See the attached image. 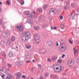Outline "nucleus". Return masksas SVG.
<instances>
[{
  "label": "nucleus",
  "mask_w": 79,
  "mask_h": 79,
  "mask_svg": "<svg viewBox=\"0 0 79 79\" xmlns=\"http://www.w3.org/2000/svg\"><path fill=\"white\" fill-rule=\"evenodd\" d=\"M24 35H25L23 39H22V40H28V39L31 38V33L30 32H24L23 33Z\"/></svg>",
  "instance_id": "nucleus-1"
},
{
  "label": "nucleus",
  "mask_w": 79,
  "mask_h": 79,
  "mask_svg": "<svg viewBox=\"0 0 79 79\" xmlns=\"http://www.w3.org/2000/svg\"><path fill=\"white\" fill-rule=\"evenodd\" d=\"M35 40V44H39L40 42V37L38 35H36L34 37Z\"/></svg>",
  "instance_id": "nucleus-2"
},
{
  "label": "nucleus",
  "mask_w": 79,
  "mask_h": 79,
  "mask_svg": "<svg viewBox=\"0 0 79 79\" xmlns=\"http://www.w3.org/2000/svg\"><path fill=\"white\" fill-rule=\"evenodd\" d=\"M67 48V47L66 45L62 44V46H61V48H60L59 50L60 51H61V52H64V51L66 50V49Z\"/></svg>",
  "instance_id": "nucleus-3"
},
{
  "label": "nucleus",
  "mask_w": 79,
  "mask_h": 79,
  "mask_svg": "<svg viewBox=\"0 0 79 79\" xmlns=\"http://www.w3.org/2000/svg\"><path fill=\"white\" fill-rule=\"evenodd\" d=\"M56 9L54 8H51L49 10V13L48 14L50 15L52 13H54V14H56Z\"/></svg>",
  "instance_id": "nucleus-4"
},
{
  "label": "nucleus",
  "mask_w": 79,
  "mask_h": 79,
  "mask_svg": "<svg viewBox=\"0 0 79 79\" xmlns=\"http://www.w3.org/2000/svg\"><path fill=\"white\" fill-rule=\"evenodd\" d=\"M2 36H3L4 38H7L8 36V34L6 31H3L2 32Z\"/></svg>",
  "instance_id": "nucleus-5"
},
{
  "label": "nucleus",
  "mask_w": 79,
  "mask_h": 79,
  "mask_svg": "<svg viewBox=\"0 0 79 79\" xmlns=\"http://www.w3.org/2000/svg\"><path fill=\"white\" fill-rule=\"evenodd\" d=\"M16 29H18V30H19V31H22L23 30V26L21 25H17L16 27Z\"/></svg>",
  "instance_id": "nucleus-6"
},
{
  "label": "nucleus",
  "mask_w": 79,
  "mask_h": 79,
  "mask_svg": "<svg viewBox=\"0 0 79 79\" xmlns=\"http://www.w3.org/2000/svg\"><path fill=\"white\" fill-rule=\"evenodd\" d=\"M71 18L72 19H75L76 18H77V17L76 15H74L72 14L71 15Z\"/></svg>",
  "instance_id": "nucleus-7"
},
{
  "label": "nucleus",
  "mask_w": 79,
  "mask_h": 79,
  "mask_svg": "<svg viewBox=\"0 0 79 79\" xmlns=\"http://www.w3.org/2000/svg\"><path fill=\"white\" fill-rule=\"evenodd\" d=\"M73 61V60L71 59L69 60L68 61L67 64L69 66H71L72 65V62Z\"/></svg>",
  "instance_id": "nucleus-8"
},
{
  "label": "nucleus",
  "mask_w": 79,
  "mask_h": 79,
  "mask_svg": "<svg viewBox=\"0 0 79 79\" xmlns=\"http://www.w3.org/2000/svg\"><path fill=\"white\" fill-rule=\"evenodd\" d=\"M40 52L41 53H42L43 54H45L46 53V50L44 48L41 49Z\"/></svg>",
  "instance_id": "nucleus-9"
},
{
  "label": "nucleus",
  "mask_w": 79,
  "mask_h": 79,
  "mask_svg": "<svg viewBox=\"0 0 79 79\" xmlns=\"http://www.w3.org/2000/svg\"><path fill=\"white\" fill-rule=\"evenodd\" d=\"M47 44L48 45L49 47H52V46L53 45V43L51 40L49 41Z\"/></svg>",
  "instance_id": "nucleus-10"
},
{
  "label": "nucleus",
  "mask_w": 79,
  "mask_h": 79,
  "mask_svg": "<svg viewBox=\"0 0 79 79\" xmlns=\"http://www.w3.org/2000/svg\"><path fill=\"white\" fill-rule=\"evenodd\" d=\"M1 45H3L4 46L6 45V43L4 41H2L1 42Z\"/></svg>",
  "instance_id": "nucleus-11"
},
{
  "label": "nucleus",
  "mask_w": 79,
  "mask_h": 79,
  "mask_svg": "<svg viewBox=\"0 0 79 79\" xmlns=\"http://www.w3.org/2000/svg\"><path fill=\"white\" fill-rule=\"evenodd\" d=\"M60 69L57 72V73H61V72L63 71L64 69H63V66H60Z\"/></svg>",
  "instance_id": "nucleus-12"
},
{
  "label": "nucleus",
  "mask_w": 79,
  "mask_h": 79,
  "mask_svg": "<svg viewBox=\"0 0 79 79\" xmlns=\"http://www.w3.org/2000/svg\"><path fill=\"white\" fill-rule=\"evenodd\" d=\"M74 13L75 15H79V10H78V9H77V10H75L74 11Z\"/></svg>",
  "instance_id": "nucleus-13"
},
{
  "label": "nucleus",
  "mask_w": 79,
  "mask_h": 79,
  "mask_svg": "<svg viewBox=\"0 0 79 79\" xmlns=\"http://www.w3.org/2000/svg\"><path fill=\"white\" fill-rule=\"evenodd\" d=\"M66 3L67 4V5L64 8V10H67V9L69 7V5H69V2L68 3L67 2H66Z\"/></svg>",
  "instance_id": "nucleus-14"
},
{
  "label": "nucleus",
  "mask_w": 79,
  "mask_h": 79,
  "mask_svg": "<svg viewBox=\"0 0 79 79\" xmlns=\"http://www.w3.org/2000/svg\"><path fill=\"white\" fill-rule=\"evenodd\" d=\"M27 23H29L31 24V25H33V23L32 22H31V20H29L28 19V20L27 21Z\"/></svg>",
  "instance_id": "nucleus-15"
},
{
  "label": "nucleus",
  "mask_w": 79,
  "mask_h": 79,
  "mask_svg": "<svg viewBox=\"0 0 79 79\" xmlns=\"http://www.w3.org/2000/svg\"><path fill=\"white\" fill-rule=\"evenodd\" d=\"M17 76L19 78L21 77V74L20 73H17L16 74Z\"/></svg>",
  "instance_id": "nucleus-16"
},
{
  "label": "nucleus",
  "mask_w": 79,
  "mask_h": 79,
  "mask_svg": "<svg viewBox=\"0 0 79 79\" xmlns=\"http://www.w3.org/2000/svg\"><path fill=\"white\" fill-rule=\"evenodd\" d=\"M13 55V52H12L10 51L9 52V56L10 57H12Z\"/></svg>",
  "instance_id": "nucleus-17"
},
{
  "label": "nucleus",
  "mask_w": 79,
  "mask_h": 79,
  "mask_svg": "<svg viewBox=\"0 0 79 79\" xmlns=\"http://www.w3.org/2000/svg\"><path fill=\"white\" fill-rule=\"evenodd\" d=\"M21 63H22L21 61H18L16 63V64H17V65H21Z\"/></svg>",
  "instance_id": "nucleus-18"
},
{
  "label": "nucleus",
  "mask_w": 79,
  "mask_h": 79,
  "mask_svg": "<svg viewBox=\"0 0 79 79\" xmlns=\"http://www.w3.org/2000/svg\"><path fill=\"white\" fill-rule=\"evenodd\" d=\"M40 29V27H34V29L35 30H39Z\"/></svg>",
  "instance_id": "nucleus-19"
},
{
  "label": "nucleus",
  "mask_w": 79,
  "mask_h": 79,
  "mask_svg": "<svg viewBox=\"0 0 79 79\" xmlns=\"http://www.w3.org/2000/svg\"><path fill=\"white\" fill-rule=\"evenodd\" d=\"M11 40L10 39H8V40L7 41V44L8 45H10V44H11Z\"/></svg>",
  "instance_id": "nucleus-20"
},
{
  "label": "nucleus",
  "mask_w": 79,
  "mask_h": 79,
  "mask_svg": "<svg viewBox=\"0 0 79 79\" xmlns=\"http://www.w3.org/2000/svg\"><path fill=\"white\" fill-rule=\"evenodd\" d=\"M52 67L53 68L55 72H57V71H55V64H53Z\"/></svg>",
  "instance_id": "nucleus-21"
},
{
  "label": "nucleus",
  "mask_w": 79,
  "mask_h": 79,
  "mask_svg": "<svg viewBox=\"0 0 79 79\" xmlns=\"http://www.w3.org/2000/svg\"><path fill=\"white\" fill-rule=\"evenodd\" d=\"M12 78V77L11 76H8L6 77V79H10Z\"/></svg>",
  "instance_id": "nucleus-22"
},
{
  "label": "nucleus",
  "mask_w": 79,
  "mask_h": 79,
  "mask_svg": "<svg viewBox=\"0 0 79 79\" xmlns=\"http://www.w3.org/2000/svg\"><path fill=\"white\" fill-rule=\"evenodd\" d=\"M49 75V73H44V76L45 77H48Z\"/></svg>",
  "instance_id": "nucleus-23"
},
{
  "label": "nucleus",
  "mask_w": 79,
  "mask_h": 79,
  "mask_svg": "<svg viewBox=\"0 0 79 79\" xmlns=\"http://www.w3.org/2000/svg\"><path fill=\"white\" fill-rule=\"evenodd\" d=\"M11 40L12 41H15V37L13 36H12L11 38Z\"/></svg>",
  "instance_id": "nucleus-24"
},
{
  "label": "nucleus",
  "mask_w": 79,
  "mask_h": 79,
  "mask_svg": "<svg viewBox=\"0 0 79 79\" xmlns=\"http://www.w3.org/2000/svg\"><path fill=\"white\" fill-rule=\"evenodd\" d=\"M37 11H39L40 12H41L42 11V10L41 8H39L37 10Z\"/></svg>",
  "instance_id": "nucleus-25"
},
{
  "label": "nucleus",
  "mask_w": 79,
  "mask_h": 79,
  "mask_svg": "<svg viewBox=\"0 0 79 79\" xmlns=\"http://www.w3.org/2000/svg\"><path fill=\"white\" fill-rule=\"evenodd\" d=\"M52 59L53 61H55L56 60V56H54L52 58Z\"/></svg>",
  "instance_id": "nucleus-26"
},
{
  "label": "nucleus",
  "mask_w": 79,
  "mask_h": 79,
  "mask_svg": "<svg viewBox=\"0 0 79 79\" xmlns=\"http://www.w3.org/2000/svg\"><path fill=\"white\" fill-rule=\"evenodd\" d=\"M47 7V5H44L43 7V8L44 10H45Z\"/></svg>",
  "instance_id": "nucleus-27"
},
{
  "label": "nucleus",
  "mask_w": 79,
  "mask_h": 79,
  "mask_svg": "<svg viewBox=\"0 0 79 79\" xmlns=\"http://www.w3.org/2000/svg\"><path fill=\"white\" fill-rule=\"evenodd\" d=\"M60 27L62 29H63L64 28V26L63 24L61 25Z\"/></svg>",
  "instance_id": "nucleus-28"
},
{
  "label": "nucleus",
  "mask_w": 79,
  "mask_h": 79,
  "mask_svg": "<svg viewBox=\"0 0 79 79\" xmlns=\"http://www.w3.org/2000/svg\"><path fill=\"white\" fill-rule=\"evenodd\" d=\"M7 65L9 68H10V67H11L12 66V65L10 64H7Z\"/></svg>",
  "instance_id": "nucleus-29"
},
{
  "label": "nucleus",
  "mask_w": 79,
  "mask_h": 79,
  "mask_svg": "<svg viewBox=\"0 0 79 79\" xmlns=\"http://www.w3.org/2000/svg\"><path fill=\"white\" fill-rule=\"evenodd\" d=\"M25 15H29V14L30 13L29 12H26L25 13Z\"/></svg>",
  "instance_id": "nucleus-30"
},
{
  "label": "nucleus",
  "mask_w": 79,
  "mask_h": 79,
  "mask_svg": "<svg viewBox=\"0 0 79 79\" xmlns=\"http://www.w3.org/2000/svg\"><path fill=\"white\" fill-rule=\"evenodd\" d=\"M38 66L39 68H42V65L40 64H38Z\"/></svg>",
  "instance_id": "nucleus-31"
},
{
  "label": "nucleus",
  "mask_w": 79,
  "mask_h": 79,
  "mask_svg": "<svg viewBox=\"0 0 79 79\" xmlns=\"http://www.w3.org/2000/svg\"><path fill=\"white\" fill-rule=\"evenodd\" d=\"M58 62L60 63H62V61L60 59H59L58 60Z\"/></svg>",
  "instance_id": "nucleus-32"
},
{
  "label": "nucleus",
  "mask_w": 79,
  "mask_h": 79,
  "mask_svg": "<svg viewBox=\"0 0 79 79\" xmlns=\"http://www.w3.org/2000/svg\"><path fill=\"white\" fill-rule=\"evenodd\" d=\"M40 79H44V75H42L40 77Z\"/></svg>",
  "instance_id": "nucleus-33"
},
{
  "label": "nucleus",
  "mask_w": 79,
  "mask_h": 79,
  "mask_svg": "<svg viewBox=\"0 0 79 79\" xmlns=\"http://www.w3.org/2000/svg\"><path fill=\"white\" fill-rule=\"evenodd\" d=\"M76 61L77 63L79 64V56L78 59H77Z\"/></svg>",
  "instance_id": "nucleus-34"
},
{
  "label": "nucleus",
  "mask_w": 79,
  "mask_h": 79,
  "mask_svg": "<svg viewBox=\"0 0 79 79\" xmlns=\"http://www.w3.org/2000/svg\"><path fill=\"white\" fill-rule=\"evenodd\" d=\"M42 26L43 27H45L46 26V25L45 24H43L42 25Z\"/></svg>",
  "instance_id": "nucleus-35"
},
{
  "label": "nucleus",
  "mask_w": 79,
  "mask_h": 79,
  "mask_svg": "<svg viewBox=\"0 0 79 79\" xmlns=\"http://www.w3.org/2000/svg\"><path fill=\"white\" fill-rule=\"evenodd\" d=\"M38 20L39 21H40L41 20V17H39L38 18Z\"/></svg>",
  "instance_id": "nucleus-36"
},
{
  "label": "nucleus",
  "mask_w": 79,
  "mask_h": 79,
  "mask_svg": "<svg viewBox=\"0 0 79 79\" xmlns=\"http://www.w3.org/2000/svg\"><path fill=\"white\" fill-rule=\"evenodd\" d=\"M60 19L61 20H62V19H63V16H62V15H60Z\"/></svg>",
  "instance_id": "nucleus-37"
},
{
  "label": "nucleus",
  "mask_w": 79,
  "mask_h": 79,
  "mask_svg": "<svg viewBox=\"0 0 79 79\" xmlns=\"http://www.w3.org/2000/svg\"><path fill=\"white\" fill-rule=\"evenodd\" d=\"M31 46H28L27 47V49H29V48H31Z\"/></svg>",
  "instance_id": "nucleus-38"
},
{
  "label": "nucleus",
  "mask_w": 79,
  "mask_h": 79,
  "mask_svg": "<svg viewBox=\"0 0 79 79\" xmlns=\"http://www.w3.org/2000/svg\"><path fill=\"white\" fill-rule=\"evenodd\" d=\"M54 75H50V77H51V78H53V77H54Z\"/></svg>",
  "instance_id": "nucleus-39"
},
{
  "label": "nucleus",
  "mask_w": 79,
  "mask_h": 79,
  "mask_svg": "<svg viewBox=\"0 0 79 79\" xmlns=\"http://www.w3.org/2000/svg\"><path fill=\"white\" fill-rule=\"evenodd\" d=\"M20 3L21 5H24V1H23V2H20Z\"/></svg>",
  "instance_id": "nucleus-40"
},
{
  "label": "nucleus",
  "mask_w": 79,
  "mask_h": 79,
  "mask_svg": "<svg viewBox=\"0 0 79 79\" xmlns=\"http://www.w3.org/2000/svg\"><path fill=\"white\" fill-rule=\"evenodd\" d=\"M48 61H49V62H51V59L50 58L48 59Z\"/></svg>",
  "instance_id": "nucleus-41"
},
{
  "label": "nucleus",
  "mask_w": 79,
  "mask_h": 79,
  "mask_svg": "<svg viewBox=\"0 0 79 79\" xmlns=\"http://www.w3.org/2000/svg\"><path fill=\"white\" fill-rule=\"evenodd\" d=\"M6 3V4H8V5H10V2H9V1H7Z\"/></svg>",
  "instance_id": "nucleus-42"
},
{
  "label": "nucleus",
  "mask_w": 79,
  "mask_h": 79,
  "mask_svg": "<svg viewBox=\"0 0 79 79\" xmlns=\"http://www.w3.org/2000/svg\"><path fill=\"white\" fill-rule=\"evenodd\" d=\"M22 77V78H23V79H25L26 78V76H25V75H23Z\"/></svg>",
  "instance_id": "nucleus-43"
},
{
  "label": "nucleus",
  "mask_w": 79,
  "mask_h": 79,
  "mask_svg": "<svg viewBox=\"0 0 79 79\" xmlns=\"http://www.w3.org/2000/svg\"><path fill=\"white\" fill-rule=\"evenodd\" d=\"M65 56V54H63L62 56V58H64V57Z\"/></svg>",
  "instance_id": "nucleus-44"
},
{
  "label": "nucleus",
  "mask_w": 79,
  "mask_h": 79,
  "mask_svg": "<svg viewBox=\"0 0 79 79\" xmlns=\"http://www.w3.org/2000/svg\"><path fill=\"white\" fill-rule=\"evenodd\" d=\"M0 24H3V21L2 20L0 21Z\"/></svg>",
  "instance_id": "nucleus-45"
},
{
  "label": "nucleus",
  "mask_w": 79,
  "mask_h": 79,
  "mask_svg": "<svg viewBox=\"0 0 79 79\" xmlns=\"http://www.w3.org/2000/svg\"><path fill=\"white\" fill-rule=\"evenodd\" d=\"M69 42H70L71 44H73V42H72V41H71L70 40H69Z\"/></svg>",
  "instance_id": "nucleus-46"
},
{
  "label": "nucleus",
  "mask_w": 79,
  "mask_h": 79,
  "mask_svg": "<svg viewBox=\"0 0 79 79\" xmlns=\"http://www.w3.org/2000/svg\"><path fill=\"white\" fill-rule=\"evenodd\" d=\"M1 76L2 78H5V77H4V76H5V75L4 74H3V75H1Z\"/></svg>",
  "instance_id": "nucleus-47"
},
{
  "label": "nucleus",
  "mask_w": 79,
  "mask_h": 79,
  "mask_svg": "<svg viewBox=\"0 0 79 79\" xmlns=\"http://www.w3.org/2000/svg\"><path fill=\"white\" fill-rule=\"evenodd\" d=\"M76 52H77V50H75L74 51V55H75L76 53Z\"/></svg>",
  "instance_id": "nucleus-48"
},
{
  "label": "nucleus",
  "mask_w": 79,
  "mask_h": 79,
  "mask_svg": "<svg viewBox=\"0 0 79 79\" xmlns=\"http://www.w3.org/2000/svg\"><path fill=\"white\" fill-rule=\"evenodd\" d=\"M18 47H19V45H18V44H17L16 46V47L17 49L18 48Z\"/></svg>",
  "instance_id": "nucleus-49"
},
{
  "label": "nucleus",
  "mask_w": 79,
  "mask_h": 79,
  "mask_svg": "<svg viewBox=\"0 0 79 79\" xmlns=\"http://www.w3.org/2000/svg\"><path fill=\"white\" fill-rule=\"evenodd\" d=\"M30 62H31V60H29V61H26V63H30Z\"/></svg>",
  "instance_id": "nucleus-50"
},
{
  "label": "nucleus",
  "mask_w": 79,
  "mask_h": 79,
  "mask_svg": "<svg viewBox=\"0 0 79 79\" xmlns=\"http://www.w3.org/2000/svg\"><path fill=\"white\" fill-rule=\"evenodd\" d=\"M3 56H4V58H5V57H6V54H5V53H4Z\"/></svg>",
  "instance_id": "nucleus-51"
},
{
  "label": "nucleus",
  "mask_w": 79,
  "mask_h": 79,
  "mask_svg": "<svg viewBox=\"0 0 79 79\" xmlns=\"http://www.w3.org/2000/svg\"><path fill=\"white\" fill-rule=\"evenodd\" d=\"M55 78H56V77H57V75H54V77Z\"/></svg>",
  "instance_id": "nucleus-52"
},
{
  "label": "nucleus",
  "mask_w": 79,
  "mask_h": 79,
  "mask_svg": "<svg viewBox=\"0 0 79 79\" xmlns=\"http://www.w3.org/2000/svg\"><path fill=\"white\" fill-rule=\"evenodd\" d=\"M53 29L54 30H56V29H57V27H54Z\"/></svg>",
  "instance_id": "nucleus-53"
},
{
  "label": "nucleus",
  "mask_w": 79,
  "mask_h": 79,
  "mask_svg": "<svg viewBox=\"0 0 79 79\" xmlns=\"http://www.w3.org/2000/svg\"><path fill=\"white\" fill-rule=\"evenodd\" d=\"M56 46H58V45H59V44H58V43L57 42H56Z\"/></svg>",
  "instance_id": "nucleus-54"
},
{
  "label": "nucleus",
  "mask_w": 79,
  "mask_h": 79,
  "mask_svg": "<svg viewBox=\"0 0 79 79\" xmlns=\"http://www.w3.org/2000/svg\"><path fill=\"white\" fill-rule=\"evenodd\" d=\"M24 2V0H20V3H22V2Z\"/></svg>",
  "instance_id": "nucleus-55"
},
{
  "label": "nucleus",
  "mask_w": 79,
  "mask_h": 79,
  "mask_svg": "<svg viewBox=\"0 0 79 79\" xmlns=\"http://www.w3.org/2000/svg\"><path fill=\"white\" fill-rule=\"evenodd\" d=\"M51 30H53V29H54L53 28L52 26H51Z\"/></svg>",
  "instance_id": "nucleus-56"
},
{
  "label": "nucleus",
  "mask_w": 79,
  "mask_h": 79,
  "mask_svg": "<svg viewBox=\"0 0 79 79\" xmlns=\"http://www.w3.org/2000/svg\"><path fill=\"white\" fill-rule=\"evenodd\" d=\"M56 70H58V69H59V68L56 67Z\"/></svg>",
  "instance_id": "nucleus-57"
},
{
  "label": "nucleus",
  "mask_w": 79,
  "mask_h": 79,
  "mask_svg": "<svg viewBox=\"0 0 79 79\" xmlns=\"http://www.w3.org/2000/svg\"><path fill=\"white\" fill-rule=\"evenodd\" d=\"M30 16H31V18H33V17H34V15H30Z\"/></svg>",
  "instance_id": "nucleus-58"
},
{
  "label": "nucleus",
  "mask_w": 79,
  "mask_h": 79,
  "mask_svg": "<svg viewBox=\"0 0 79 79\" xmlns=\"http://www.w3.org/2000/svg\"><path fill=\"white\" fill-rule=\"evenodd\" d=\"M33 68H32L31 69V71H33Z\"/></svg>",
  "instance_id": "nucleus-59"
},
{
  "label": "nucleus",
  "mask_w": 79,
  "mask_h": 79,
  "mask_svg": "<svg viewBox=\"0 0 79 79\" xmlns=\"http://www.w3.org/2000/svg\"><path fill=\"white\" fill-rule=\"evenodd\" d=\"M73 50L75 51V50H76V48H74L73 49Z\"/></svg>",
  "instance_id": "nucleus-60"
},
{
  "label": "nucleus",
  "mask_w": 79,
  "mask_h": 79,
  "mask_svg": "<svg viewBox=\"0 0 79 79\" xmlns=\"http://www.w3.org/2000/svg\"><path fill=\"white\" fill-rule=\"evenodd\" d=\"M2 8H0V11H2Z\"/></svg>",
  "instance_id": "nucleus-61"
},
{
  "label": "nucleus",
  "mask_w": 79,
  "mask_h": 79,
  "mask_svg": "<svg viewBox=\"0 0 79 79\" xmlns=\"http://www.w3.org/2000/svg\"><path fill=\"white\" fill-rule=\"evenodd\" d=\"M0 5H2V3L1 2H0Z\"/></svg>",
  "instance_id": "nucleus-62"
},
{
  "label": "nucleus",
  "mask_w": 79,
  "mask_h": 79,
  "mask_svg": "<svg viewBox=\"0 0 79 79\" xmlns=\"http://www.w3.org/2000/svg\"><path fill=\"white\" fill-rule=\"evenodd\" d=\"M0 74H3V73L2 72H0Z\"/></svg>",
  "instance_id": "nucleus-63"
},
{
  "label": "nucleus",
  "mask_w": 79,
  "mask_h": 79,
  "mask_svg": "<svg viewBox=\"0 0 79 79\" xmlns=\"http://www.w3.org/2000/svg\"><path fill=\"white\" fill-rule=\"evenodd\" d=\"M32 61L33 62H35V60H33Z\"/></svg>",
  "instance_id": "nucleus-64"
}]
</instances>
